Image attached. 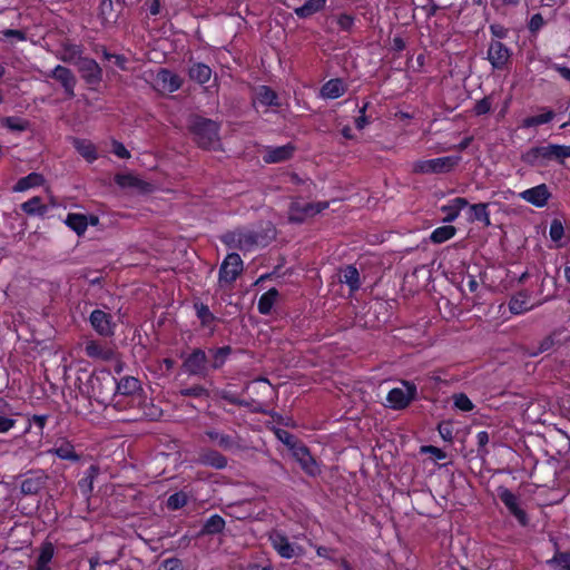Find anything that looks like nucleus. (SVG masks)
I'll list each match as a JSON object with an SVG mask.
<instances>
[{"label": "nucleus", "mask_w": 570, "mask_h": 570, "mask_svg": "<svg viewBox=\"0 0 570 570\" xmlns=\"http://www.w3.org/2000/svg\"><path fill=\"white\" fill-rule=\"evenodd\" d=\"M325 4L326 0H307L303 6L296 8L294 11L299 18H308L321 11Z\"/></svg>", "instance_id": "e433bc0d"}, {"label": "nucleus", "mask_w": 570, "mask_h": 570, "mask_svg": "<svg viewBox=\"0 0 570 570\" xmlns=\"http://www.w3.org/2000/svg\"><path fill=\"white\" fill-rule=\"evenodd\" d=\"M53 557V547L47 543L42 547L40 554L37 558L36 566L29 570H50L49 563Z\"/></svg>", "instance_id": "79ce46f5"}, {"label": "nucleus", "mask_w": 570, "mask_h": 570, "mask_svg": "<svg viewBox=\"0 0 570 570\" xmlns=\"http://www.w3.org/2000/svg\"><path fill=\"white\" fill-rule=\"evenodd\" d=\"M232 348L229 346H223L216 350H209L210 356H208L209 370H217L223 366L227 356L230 354Z\"/></svg>", "instance_id": "ea45409f"}, {"label": "nucleus", "mask_w": 570, "mask_h": 570, "mask_svg": "<svg viewBox=\"0 0 570 570\" xmlns=\"http://www.w3.org/2000/svg\"><path fill=\"white\" fill-rule=\"evenodd\" d=\"M276 232L271 222L262 223L252 232V245L266 246L275 238Z\"/></svg>", "instance_id": "5701e85b"}, {"label": "nucleus", "mask_w": 570, "mask_h": 570, "mask_svg": "<svg viewBox=\"0 0 570 570\" xmlns=\"http://www.w3.org/2000/svg\"><path fill=\"white\" fill-rule=\"evenodd\" d=\"M336 22L341 30L350 31L354 26V18L350 14L342 13L337 17Z\"/></svg>", "instance_id": "0e129e2a"}, {"label": "nucleus", "mask_w": 570, "mask_h": 570, "mask_svg": "<svg viewBox=\"0 0 570 570\" xmlns=\"http://www.w3.org/2000/svg\"><path fill=\"white\" fill-rule=\"evenodd\" d=\"M277 296H278V292L276 288H271L266 293H264L261 296V298L258 299L259 313L268 314L272 311Z\"/></svg>", "instance_id": "a18cd8bd"}, {"label": "nucleus", "mask_w": 570, "mask_h": 570, "mask_svg": "<svg viewBox=\"0 0 570 570\" xmlns=\"http://www.w3.org/2000/svg\"><path fill=\"white\" fill-rule=\"evenodd\" d=\"M208 362L207 354L203 350L196 348L186 357L183 367L190 375L206 376L209 371Z\"/></svg>", "instance_id": "f8f14e48"}, {"label": "nucleus", "mask_w": 570, "mask_h": 570, "mask_svg": "<svg viewBox=\"0 0 570 570\" xmlns=\"http://www.w3.org/2000/svg\"><path fill=\"white\" fill-rule=\"evenodd\" d=\"M476 441L479 445V453L487 454L488 450L485 449L489 443V433L487 431H481L476 434Z\"/></svg>", "instance_id": "774afa93"}, {"label": "nucleus", "mask_w": 570, "mask_h": 570, "mask_svg": "<svg viewBox=\"0 0 570 570\" xmlns=\"http://www.w3.org/2000/svg\"><path fill=\"white\" fill-rule=\"evenodd\" d=\"M511 49L499 40H492L489 43L487 59L493 69H504L511 60Z\"/></svg>", "instance_id": "9d476101"}, {"label": "nucleus", "mask_w": 570, "mask_h": 570, "mask_svg": "<svg viewBox=\"0 0 570 570\" xmlns=\"http://www.w3.org/2000/svg\"><path fill=\"white\" fill-rule=\"evenodd\" d=\"M78 57H82L80 47L76 45H69L65 47L61 60L63 62L72 63L75 66V61H77Z\"/></svg>", "instance_id": "864d4df0"}, {"label": "nucleus", "mask_w": 570, "mask_h": 570, "mask_svg": "<svg viewBox=\"0 0 570 570\" xmlns=\"http://www.w3.org/2000/svg\"><path fill=\"white\" fill-rule=\"evenodd\" d=\"M65 224L72 229L78 236L85 234L88 227V216L83 214L70 213L65 219Z\"/></svg>", "instance_id": "473e14b6"}, {"label": "nucleus", "mask_w": 570, "mask_h": 570, "mask_svg": "<svg viewBox=\"0 0 570 570\" xmlns=\"http://www.w3.org/2000/svg\"><path fill=\"white\" fill-rule=\"evenodd\" d=\"M188 502V495L183 492H175L167 499V508L170 510H178L185 507Z\"/></svg>", "instance_id": "3c124183"}, {"label": "nucleus", "mask_w": 570, "mask_h": 570, "mask_svg": "<svg viewBox=\"0 0 570 570\" xmlns=\"http://www.w3.org/2000/svg\"><path fill=\"white\" fill-rule=\"evenodd\" d=\"M455 232H456V229L454 226L444 225V226L435 228L432 232L430 239L434 244H442V243L451 239L455 235Z\"/></svg>", "instance_id": "37998d69"}, {"label": "nucleus", "mask_w": 570, "mask_h": 570, "mask_svg": "<svg viewBox=\"0 0 570 570\" xmlns=\"http://www.w3.org/2000/svg\"><path fill=\"white\" fill-rule=\"evenodd\" d=\"M180 394L184 396L202 397V396H208V391L202 385H194V386L181 390Z\"/></svg>", "instance_id": "bf43d9fd"}, {"label": "nucleus", "mask_w": 570, "mask_h": 570, "mask_svg": "<svg viewBox=\"0 0 570 570\" xmlns=\"http://www.w3.org/2000/svg\"><path fill=\"white\" fill-rule=\"evenodd\" d=\"M243 271V261L236 253L228 254L219 268V283L230 284Z\"/></svg>", "instance_id": "dca6fc26"}, {"label": "nucleus", "mask_w": 570, "mask_h": 570, "mask_svg": "<svg viewBox=\"0 0 570 570\" xmlns=\"http://www.w3.org/2000/svg\"><path fill=\"white\" fill-rule=\"evenodd\" d=\"M550 570H570V551L557 552L550 560L547 561Z\"/></svg>", "instance_id": "49530a36"}, {"label": "nucleus", "mask_w": 570, "mask_h": 570, "mask_svg": "<svg viewBox=\"0 0 570 570\" xmlns=\"http://www.w3.org/2000/svg\"><path fill=\"white\" fill-rule=\"evenodd\" d=\"M416 396V386L406 381L402 386L392 389L386 396V405L393 410L405 409Z\"/></svg>", "instance_id": "423d86ee"}, {"label": "nucleus", "mask_w": 570, "mask_h": 570, "mask_svg": "<svg viewBox=\"0 0 570 570\" xmlns=\"http://www.w3.org/2000/svg\"><path fill=\"white\" fill-rule=\"evenodd\" d=\"M115 387L116 379L108 370H101L89 376V397L94 399L99 404L108 405L112 403L116 409L122 410L126 405L122 404L121 400H116Z\"/></svg>", "instance_id": "f257e3e1"}, {"label": "nucleus", "mask_w": 570, "mask_h": 570, "mask_svg": "<svg viewBox=\"0 0 570 570\" xmlns=\"http://www.w3.org/2000/svg\"><path fill=\"white\" fill-rule=\"evenodd\" d=\"M75 67L87 85L96 87L102 81V69L95 59L78 57Z\"/></svg>", "instance_id": "6e6552de"}, {"label": "nucleus", "mask_w": 570, "mask_h": 570, "mask_svg": "<svg viewBox=\"0 0 570 570\" xmlns=\"http://www.w3.org/2000/svg\"><path fill=\"white\" fill-rule=\"evenodd\" d=\"M272 547L285 559H292L303 554V548L291 542L289 539L279 531H272L268 535Z\"/></svg>", "instance_id": "1a4fd4ad"}, {"label": "nucleus", "mask_w": 570, "mask_h": 570, "mask_svg": "<svg viewBox=\"0 0 570 570\" xmlns=\"http://www.w3.org/2000/svg\"><path fill=\"white\" fill-rule=\"evenodd\" d=\"M100 469L96 464H91L86 475L78 482V487L83 494H90L94 490V480L99 475Z\"/></svg>", "instance_id": "c9c22d12"}, {"label": "nucleus", "mask_w": 570, "mask_h": 570, "mask_svg": "<svg viewBox=\"0 0 570 570\" xmlns=\"http://www.w3.org/2000/svg\"><path fill=\"white\" fill-rule=\"evenodd\" d=\"M85 352L87 356L102 361H110L115 356V352L111 348L105 347L96 341L87 342Z\"/></svg>", "instance_id": "bb28decb"}, {"label": "nucleus", "mask_w": 570, "mask_h": 570, "mask_svg": "<svg viewBox=\"0 0 570 570\" xmlns=\"http://www.w3.org/2000/svg\"><path fill=\"white\" fill-rule=\"evenodd\" d=\"M43 181H45V179H43L42 175H40L38 173H31V174L27 175L26 177L20 178L17 181L13 189L16 191H24L29 188L41 186L43 184Z\"/></svg>", "instance_id": "a19ab883"}, {"label": "nucleus", "mask_w": 570, "mask_h": 570, "mask_svg": "<svg viewBox=\"0 0 570 570\" xmlns=\"http://www.w3.org/2000/svg\"><path fill=\"white\" fill-rule=\"evenodd\" d=\"M491 101L490 98L485 97L479 100L474 106V111L476 115H485L491 110Z\"/></svg>", "instance_id": "338daca9"}, {"label": "nucleus", "mask_w": 570, "mask_h": 570, "mask_svg": "<svg viewBox=\"0 0 570 570\" xmlns=\"http://www.w3.org/2000/svg\"><path fill=\"white\" fill-rule=\"evenodd\" d=\"M256 98L259 104L268 107H278L281 106L279 98L277 94L267 86H259L255 90Z\"/></svg>", "instance_id": "c756f323"}, {"label": "nucleus", "mask_w": 570, "mask_h": 570, "mask_svg": "<svg viewBox=\"0 0 570 570\" xmlns=\"http://www.w3.org/2000/svg\"><path fill=\"white\" fill-rule=\"evenodd\" d=\"M460 161L461 156L417 160L413 164V171L416 174H444L455 168Z\"/></svg>", "instance_id": "39448f33"}, {"label": "nucleus", "mask_w": 570, "mask_h": 570, "mask_svg": "<svg viewBox=\"0 0 570 570\" xmlns=\"http://www.w3.org/2000/svg\"><path fill=\"white\" fill-rule=\"evenodd\" d=\"M75 147L77 151L88 161H92L97 158L96 148L92 144L87 142L85 140L76 139Z\"/></svg>", "instance_id": "8fccbe9b"}, {"label": "nucleus", "mask_w": 570, "mask_h": 570, "mask_svg": "<svg viewBox=\"0 0 570 570\" xmlns=\"http://www.w3.org/2000/svg\"><path fill=\"white\" fill-rule=\"evenodd\" d=\"M276 438L283 442L288 449L293 452L295 446H298L301 443L296 441L295 436L283 429H277L275 431Z\"/></svg>", "instance_id": "603ef678"}, {"label": "nucleus", "mask_w": 570, "mask_h": 570, "mask_svg": "<svg viewBox=\"0 0 570 570\" xmlns=\"http://www.w3.org/2000/svg\"><path fill=\"white\" fill-rule=\"evenodd\" d=\"M21 209L28 215L43 216L47 213V206L41 203L40 197H32L21 204Z\"/></svg>", "instance_id": "c03bdc74"}, {"label": "nucleus", "mask_w": 570, "mask_h": 570, "mask_svg": "<svg viewBox=\"0 0 570 570\" xmlns=\"http://www.w3.org/2000/svg\"><path fill=\"white\" fill-rule=\"evenodd\" d=\"M45 76L57 80L63 88V92L68 99H72L76 96L75 87L77 85V78L69 68L58 65Z\"/></svg>", "instance_id": "9b49d317"}, {"label": "nucleus", "mask_w": 570, "mask_h": 570, "mask_svg": "<svg viewBox=\"0 0 570 570\" xmlns=\"http://www.w3.org/2000/svg\"><path fill=\"white\" fill-rule=\"evenodd\" d=\"M223 400L227 401L230 404H237V405H248V402L240 399L239 395H237L235 392L230 390H225L222 393Z\"/></svg>", "instance_id": "052dcab7"}, {"label": "nucleus", "mask_w": 570, "mask_h": 570, "mask_svg": "<svg viewBox=\"0 0 570 570\" xmlns=\"http://www.w3.org/2000/svg\"><path fill=\"white\" fill-rule=\"evenodd\" d=\"M206 434L212 441H216L218 445L224 449H230L233 446V440L229 435L220 434L217 431H207Z\"/></svg>", "instance_id": "4d7b16f0"}, {"label": "nucleus", "mask_w": 570, "mask_h": 570, "mask_svg": "<svg viewBox=\"0 0 570 570\" xmlns=\"http://www.w3.org/2000/svg\"><path fill=\"white\" fill-rule=\"evenodd\" d=\"M156 83L161 91L174 92L181 86L180 77L169 69L161 68L156 75Z\"/></svg>", "instance_id": "412c9836"}, {"label": "nucleus", "mask_w": 570, "mask_h": 570, "mask_svg": "<svg viewBox=\"0 0 570 570\" xmlns=\"http://www.w3.org/2000/svg\"><path fill=\"white\" fill-rule=\"evenodd\" d=\"M551 194L547 187L546 184L538 185L535 187L529 188L520 193V197L537 206V207H543L547 205Z\"/></svg>", "instance_id": "6ab92c4d"}, {"label": "nucleus", "mask_w": 570, "mask_h": 570, "mask_svg": "<svg viewBox=\"0 0 570 570\" xmlns=\"http://www.w3.org/2000/svg\"><path fill=\"white\" fill-rule=\"evenodd\" d=\"M252 384H254V390L261 396L257 400L252 399V412L253 411H262L265 412L264 406L273 401L275 397V390L273 385L265 379L258 377L252 380Z\"/></svg>", "instance_id": "2eb2a0df"}, {"label": "nucleus", "mask_w": 570, "mask_h": 570, "mask_svg": "<svg viewBox=\"0 0 570 570\" xmlns=\"http://www.w3.org/2000/svg\"><path fill=\"white\" fill-rule=\"evenodd\" d=\"M340 282L348 285L352 292L357 291L361 286L360 274L355 266H345L340 274Z\"/></svg>", "instance_id": "7c9ffc66"}, {"label": "nucleus", "mask_w": 570, "mask_h": 570, "mask_svg": "<svg viewBox=\"0 0 570 570\" xmlns=\"http://www.w3.org/2000/svg\"><path fill=\"white\" fill-rule=\"evenodd\" d=\"M223 239L228 245H230L232 243H236V242L239 245H242L244 242L247 243L249 240V237L246 235H242V234L228 233V234L224 235Z\"/></svg>", "instance_id": "69168bd1"}, {"label": "nucleus", "mask_w": 570, "mask_h": 570, "mask_svg": "<svg viewBox=\"0 0 570 570\" xmlns=\"http://www.w3.org/2000/svg\"><path fill=\"white\" fill-rule=\"evenodd\" d=\"M500 500L504 503L511 514L522 524L528 522L527 513L519 507L518 497L507 488H499Z\"/></svg>", "instance_id": "a211bd4d"}, {"label": "nucleus", "mask_w": 570, "mask_h": 570, "mask_svg": "<svg viewBox=\"0 0 570 570\" xmlns=\"http://www.w3.org/2000/svg\"><path fill=\"white\" fill-rule=\"evenodd\" d=\"M48 475L43 470H30L23 474L20 491L24 495L38 494L46 485Z\"/></svg>", "instance_id": "4468645a"}, {"label": "nucleus", "mask_w": 570, "mask_h": 570, "mask_svg": "<svg viewBox=\"0 0 570 570\" xmlns=\"http://www.w3.org/2000/svg\"><path fill=\"white\" fill-rule=\"evenodd\" d=\"M566 158H570V146L557 144L532 147L522 155L530 166H544L552 160L562 164Z\"/></svg>", "instance_id": "20e7f679"}, {"label": "nucleus", "mask_w": 570, "mask_h": 570, "mask_svg": "<svg viewBox=\"0 0 570 570\" xmlns=\"http://www.w3.org/2000/svg\"><path fill=\"white\" fill-rule=\"evenodd\" d=\"M553 118H554V112L552 110H547L543 114L527 117L525 119H523L522 127H524V128L537 127V126L550 122Z\"/></svg>", "instance_id": "09e8293b"}, {"label": "nucleus", "mask_w": 570, "mask_h": 570, "mask_svg": "<svg viewBox=\"0 0 570 570\" xmlns=\"http://www.w3.org/2000/svg\"><path fill=\"white\" fill-rule=\"evenodd\" d=\"M564 332L566 331L562 328H557L553 332H551L548 336H546L539 342L538 350L537 352L533 353V355L548 352L552 350L554 346L561 345L567 340V337L562 336Z\"/></svg>", "instance_id": "a878e982"}, {"label": "nucleus", "mask_w": 570, "mask_h": 570, "mask_svg": "<svg viewBox=\"0 0 570 570\" xmlns=\"http://www.w3.org/2000/svg\"><path fill=\"white\" fill-rule=\"evenodd\" d=\"M158 570H183V564L179 559L169 558L159 564Z\"/></svg>", "instance_id": "680f3d73"}, {"label": "nucleus", "mask_w": 570, "mask_h": 570, "mask_svg": "<svg viewBox=\"0 0 570 570\" xmlns=\"http://www.w3.org/2000/svg\"><path fill=\"white\" fill-rule=\"evenodd\" d=\"M198 462L215 469H224L227 465V459L215 450H204L199 453Z\"/></svg>", "instance_id": "393cba45"}, {"label": "nucleus", "mask_w": 570, "mask_h": 570, "mask_svg": "<svg viewBox=\"0 0 570 570\" xmlns=\"http://www.w3.org/2000/svg\"><path fill=\"white\" fill-rule=\"evenodd\" d=\"M453 401L454 406L463 412H470L474 407L472 401L464 393L454 394Z\"/></svg>", "instance_id": "6e6d98bb"}, {"label": "nucleus", "mask_w": 570, "mask_h": 570, "mask_svg": "<svg viewBox=\"0 0 570 570\" xmlns=\"http://www.w3.org/2000/svg\"><path fill=\"white\" fill-rule=\"evenodd\" d=\"M188 129L194 141L203 149H217L220 146L219 124L198 115L188 119Z\"/></svg>", "instance_id": "7ed1b4c3"}, {"label": "nucleus", "mask_w": 570, "mask_h": 570, "mask_svg": "<svg viewBox=\"0 0 570 570\" xmlns=\"http://www.w3.org/2000/svg\"><path fill=\"white\" fill-rule=\"evenodd\" d=\"M327 207V202L305 203L295 200L291 204L288 218L293 223H303L305 219L322 213Z\"/></svg>", "instance_id": "0eeeda50"}, {"label": "nucleus", "mask_w": 570, "mask_h": 570, "mask_svg": "<svg viewBox=\"0 0 570 570\" xmlns=\"http://www.w3.org/2000/svg\"><path fill=\"white\" fill-rule=\"evenodd\" d=\"M294 151L295 147L292 144L277 147H265L263 159L266 164H277L292 158Z\"/></svg>", "instance_id": "4be33fe9"}, {"label": "nucleus", "mask_w": 570, "mask_h": 570, "mask_svg": "<svg viewBox=\"0 0 570 570\" xmlns=\"http://www.w3.org/2000/svg\"><path fill=\"white\" fill-rule=\"evenodd\" d=\"M189 78L200 85L206 83L212 77V69L202 62H194L188 70Z\"/></svg>", "instance_id": "2f4dec72"}, {"label": "nucleus", "mask_w": 570, "mask_h": 570, "mask_svg": "<svg viewBox=\"0 0 570 570\" xmlns=\"http://www.w3.org/2000/svg\"><path fill=\"white\" fill-rule=\"evenodd\" d=\"M142 387L140 381L134 376H124L119 381L116 380L115 394L116 400L120 396L130 397V401L137 402L142 410V416L150 421L157 420L161 415V410L153 403H147L141 396Z\"/></svg>", "instance_id": "f03ea898"}, {"label": "nucleus", "mask_w": 570, "mask_h": 570, "mask_svg": "<svg viewBox=\"0 0 570 570\" xmlns=\"http://www.w3.org/2000/svg\"><path fill=\"white\" fill-rule=\"evenodd\" d=\"M195 309L198 318L204 325L212 323L215 320L214 314L209 311V307L203 303H196Z\"/></svg>", "instance_id": "5fc2aeb1"}, {"label": "nucleus", "mask_w": 570, "mask_h": 570, "mask_svg": "<svg viewBox=\"0 0 570 570\" xmlns=\"http://www.w3.org/2000/svg\"><path fill=\"white\" fill-rule=\"evenodd\" d=\"M48 452L58 456L61 460H68L72 462H77L80 460V455L76 453L73 445L68 441L61 442V444L56 445Z\"/></svg>", "instance_id": "c85d7f7f"}, {"label": "nucleus", "mask_w": 570, "mask_h": 570, "mask_svg": "<svg viewBox=\"0 0 570 570\" xmlns=\"http://www.w3.org/2000/svg\"><path fill=\"white\" fill-rule=\"evenodd\" d=\"M224 528L225 520L220 515L214 514L204 522L200 534H218L224 530Z\"/></svg>", "instance_id": "58836bf2"}, {"label": "nucleus", "mask_w": 570, "mask_h": 570, "mask_svg": "<svg viewBox=\"0 0 570 570\" xmlns=\"http://www.w3.org/2000/svg\"><path fill=\"white\" fill-rule=\"evenodd\" d=\"M292 454L307 475L317 476L321 473L320 464L304 444L301 443L298 446H295Z\"/></svg>", "instance_id": "f3484780"}, {"label": "nucleus", "mask_w": 570, "mask_h": 570, "mask_svg": "<svg viewBox=\"0 0 570 570\" xmlns=\"http://www.w3.org/2000/svg\"><path fill=\"white\" fill-rule=\"evenodd\" d=\"M1 122L12 131H26L30 127V122L27 119L16 116L4 117Z\"/></svg>", "instance_id": "de8ad7c7"}, {"label": "nucleus", "mask_w": 570, "mask_h": 570, "mask_svg": "<svg viewBox=\"0 0 570 570\" xmlns=\"http://www.w3.org/2000/svg\"><path fill=\"white\" fill-rule=\"evenodd\" d=\"M544 23H546V21H544L542 14L535 13L531 17L528 27H529L530 32L537 33L544 26Z\"/></svg>", "instance_id": "e2e57ef3"}, {"label": "nucleus", "mask_w": 570, "mask_h": 570, "mask_svg": "<svg viewBox=\"0 0 570 570\" xmlns=\"http://www.w3.org/2000/svg\"><path fill=\"white\" fill-rule=\"evenodd\" d=\"M534 305L530 304V293L528 291L517 293L509 301V311L515 315L531 311Z\"/></svg>", "instance_id": "b1692460"}, {"label": "nucleus", "mask_w": 570, "mask_h": 570, "mask_svg": "<svg viewBox=\"0 0 570 570\" xmlns=\"http://www.w3.org/2000/svg\"><path fill=\"white\" fill-rule=\"evenodd\" d=\"M89 322L95 332L104 337H111L115 334L116 323L111 314L102 309H95L89 316Z\"/></svg>", "instance_id": "ddd939ff"}, {"label": "nucleus", "mask_w": 570, "mask_h": 570, "mask_svg": "<svg viewBox=\"0 0 570 570\" xmlns=\"http://www.w3.org/2000/svg\"><path fill=\"white\" fill-rule=\"evenodd\" d=\"M564 234L563 225L560 220L554 219L550 225L549 235L553 242H559Z\"/></svg>", "instance_id": "13d9d810"}, {"label": "nucleus", "mask_w": 570, "mask_h": 570, "mask_svg": "<svg viewBox=\"0 0 570 570\" xmlns=\"http://www.w3.org/2000/svg\"><path fill=\"white\" fill-rule=\"evenodd\" d=\"M344 92L345 86L341 79H331L321 89L322 96L327 99H336L343 96Z\"/></svg>", "instance_id": "72a5a7b5"}, {"label": "nucleus", "mask_w": 570, "mask_h": 570, "mask_svg": "<svg viewBox=\"0 0 570 570\" xmlns=\"http://www.w3.org/2000/svg\"><path fill=\"white\" fill-rule=\"evenodd\" d=\"M489 205L485 203L474 204L470 206L469 220L480 222L484 226H490V213L488 210Z\"/></svg>", "instance_id": "f704fd0d"}, {"label": "nucleus", "mask_w": 570, "mask_h": 570, "mask_svg": "<svg viewBox=\"0 0 570 570\" xmlns=\"http://www.w3.org/2000/svg\"><path fill=\"white\" fill-rule=\"evenodd\" d=\"M115 181L122 188H137L140 190H145L148 186L147 183L142 181L138 177L131 174H118L115 177Z\"/></svg>", "instance_id": "4c0bfd02"}, {"label": "nucleus", "mask_w": 570, "mask_h": 570, "mask_svg": "<svg viewBox=\"0 0 570 570\" xmlns=\"http://www.w3.org/2000/svg\"><path fill=\"white\" fill-rule=\"evenodd\" d=\"M469 205L468 200L463 197H456L443 205L441 210L445 214L444 222L451 223L455 220L460 212Z\"/></svg>", "instance_id": "cd10ccee"}, {"label": "nucleus", "mask_w": 570, "mask_h": 570, "mask_svg": "<svg viewBox=\"0 0 570 570\" xmlns=\"http://www.w3.org/2000/svg\"><path fill=\"white\" fill-rule=\"evenodd\" d=\"M124 1L117 0L115 4L112 0H101L99 6V18L104 24H115L120 16Z\"/></svg>", "instance_id": "aec40b11"}]
</instances>
